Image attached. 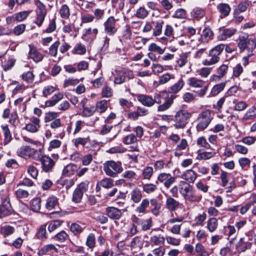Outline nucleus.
I'll return each instance as SVG.
<instances>
[{"mask_svg":"<svg viewBox=\"0 0 256 256\" xmlns=\"http://www.w3.org/2000/svg\"><path fill=\"white\" fill-rule=\"evenodd\" d=\"M58 252V248L52 244H48L42 246L38 252V254L39 256H44L48 252Z\"/></svg>","mask_w":256,"mask_h":256,"instance_id":"obj_26","label":"nucleus"},{"mask_svg":"<svg viewBox=\"0 0 256 256\" xmlns=\"http://www.w3.org/2000/svg\"><path fill=\"white\" fill-rule=\"evenodd\" d=\"M40 127V120L36 117H32L30 122L26 124L24 129L30 132L34 133L39 130Z\"/></svg>","mask_w":256,"mask_h":256,"instance_id":"obj_13","label":"nucleus"},{"mask_svg":"<svg viewBox=\"0 0 256 256\" xmlns=\"http://www.w3.org/2000/svg\"><path fill=\"white\" fill-rule=\"evenodd\" d=\"M14 194L18 198H26L30 193L28 190L20 188L15 191Z\"/></svg>","mask_w":256,"mask_h":256,"instance_id":"obj_52","label":"nucleus"},{"mask_svg":"<svg viewBox=\"0 0 256 256\" xmlns=\"http://www.w3.org/2000/svg\"><path fill=\"white\" fill-rule=\"evenodd\" d=\"M131 219L132 222H134L138 225L141 226L142 230L144 231L150 230L152 226V221L151 218L144 220L138 218L135 215H133L132 216Z\"/></svg>","mask_w":256,"mask_h":256,"instance_id":"obj_12","label":"nucleus"},{"mask_svg":"<svg viewBox=\"0 0 256 256\" xmlns=\"http://www.w3.org/2000/svg\"><path fill=\"white\" fill-rule=\"evenodd\" d=\"M196 144L200 147L205 149H209L210 148V144L207 142L206 138L204 136L198 138L196 140Z\"/></svg>","mask_w":256,"mask_h":256,"instance_id":"obj_55","label":"nucleus"},{"mask_svg":"<svg viewBox=\"0 0 256 256\" xmlns=\"http://www.w3.org/2000/svg\"><path fill=\"white\" fill-rule=\"evenodd\" d=\"M94 108L96 112L100 113L104 112L108 108V102L106 100H100L96 104Z\"/></svg>","mask_w":256,"mask_h":256,"instance_id":"obj_42","label":"nucleus"},{"mask_svg":"<svg viewBox=\"0 0 256 256\" xmlns=\"http://www.w3.org/2000/svg\"><path fill=\"white\" fill-rule=\"evenodd\" d=\"M179 191L184 200L190 202H198L202 199V196L197 194L194 187L188 183H182L180 185Z\"/></svg>","mask_w":256,"mask_h":256,"instance_id":"obj_1","label":"nucleus"},{"mask_svg":"<svg viewBox=\"0 0 256 256\" xmlns=\"http://www.w3.org/2000/svg\"><path fill=\"white\" fill-rule=\"evenodd\" d=\"M225 48V44H220L209 51L208 56L210 57V60H205L202 61V64L204 66H210L218 63L220 60V56L224 50Z\"/></svg>","mask_w":256,"mask_h":256,"instance_id":"obj_4","label":"nucleus"},{"mask_svg":"<svg viewBox=\"0 0 256 256\" xmlns=\"http://www.w3.org/2000/svg\"><path fill=\"white\" fill-rule=\"evenodd\" d=\"M117 72V75L114 77V82L115 84H121L126 82V78L122 71Z\"/></svg>","mask_w":256,"mask_h":256,"instance_id":"obj_59","label":"nucleus"},{"mask_svg":"<svg viewBox=\"0 0 256 256\" xmlns=\"http://www.w3.org/2000/svg\"><path fill=\"white\" fill-rule=\"evenodd\" d=\"M78 168L76 165L73 164H70L66 166L63 169V175L66 176H72L78 172Z\"/></svg>","mask_w":256,"mask_h":256,"instance_id":"obj_24","label":"nucleus"},{"mask_svg":"<svg viewBox=\"0 0 256 256\" xmlns=\"http://www.w3.org/2000/svg\"><path fill=\"white\" fill-rule=\"evenodd\" d=\"M181 178L188 183H194L196 179L197 174L193 170L190 169L185 171L182 174Z\"/></svg>","mask_w":256,"mask_h":256,"instance_id":"obj_20","label":"nucleus"},{"mask_svg":"<svg viewBox=\"0 0 256 256\" xmlns=\"http://www.w3.org/2000/svg\"><path fill=\"white\" fill-rule=\"evenodd\" d=\"M32 12V10H24L16 13L15 19L18 22H22L27 18Z\"/></svg>","mask_w":256,"mask_h":256,"instance_id":"obj_39","label":"nucleus"},{"mask_svg":"<svg viewBox=\"0 0 256 256\" xmlns=\"http://www.w3.org/2000/svg\"><path fill=\"white\" fill-rule=\"evenodd\" d=\"M36 236L41 240L46 239V225H42L40 226L36 234Z\"/></svg>","mask_w":256,"mask_h":256,"instance_id":"obj_56","label":"nucleus"},{"mask_svg":"<svg viewBox=\"0 0 256 256\" xmlns=\"http://www.w3.org/2000/svg\"><path fill=\"white\" fill-rule=\"evenodd\" d=\"M252 243L250 242H245L244 238H240L236 246V250L238 252H241L246 251L248 249L250 248Z\"/></svg>","mask_w":256,"mask_h":256,"instance_id":"obj_23","label":"nucleus"},{"mask_svg":"<svg viewBox=\"0 0 256 256\" xmlns=\"http://www.w3.org/2000/svg\"><path fill=\"white\" fill-rule=\"evenodd\" d=\"M190 57V52H184L179 55L176 60L177 65L180 68L184 66L188 62Z\"/></svg>","mask_w":256,"mask_h":256,"instance_id":"obj_30","label":"nucleus"},{"mask_svg":"<svg viewBox=\"0 0 256 256\" xmlns=\"http://www.w3.org/2000/svg\"><path fill=\"white\" fill-rule=\"evenodd\" d=\"M184 82L182 78H180L177 82L173 86L169 87L168 92L170 94H176L180 91L183 88Z\"/></svg>","mask_w":256,"mask_h":256,"instance_id":"obj_29","label":"nucleus"},{"mask_svg":"<svg viewBox=\"0 0 256 256\" xmlns=\"http://www.w3.org/2000/svg\"><path fill=\"white\" fill-rule=\"evenodd\" d=\"M174 98V96H170V97L168 98L164 103L158 106V112H162L168 110L173 104Z\"/></svg>","mask_w":256,"mask_h":256,"instance_id":"obj_32","label":"nucleus"},{"mask_svg":"<svg viewBox=\"0 0 256 256\" xmlns=\"http://www.w3.org/2000/svg\"><path fill=\"white\" fill-rule=\"evenodd\" d=\"M41 200L38 198L32 199L30 202L31 209L35 212H38L40 209Z\"/></svg>","mask_w":256,"mask_h":256,"instance_id":"obj_44","label":"nucleus"},{"mask_svg":"<svg viewBox=\"0 0 256 256\" xmlns=\"http://www.w3.org/2000/svg\"><path fill=\"white\" fill-rule=\"evenodd\" d=\"M157 190L156 184L152 183L144 184L142 186V190L148 194L154 192Z\"/></svg>","mask_w":256,"mask_h":256,"instance_id":"obj_50","label":"nucleus"},{"mask_svg":"<svg viewBox=\"0 0 256 256\" xmlns=\"http://www.w3.org/2000/svg\"><path fill=\"white\" fill-rule=\"evenodd\" d=\"M35 4L38 8L36 12L37 14L46 15L47 11L45 5L42 3L40 0L35 1Z\"/></svg>","mask_w":256,"mask_h":256,"instance_id":"obj_48","label":"nucleus"},{"mask_svg":"<svg viewBox=\"0 0 256 256\" xmlns=\"http://www.w3.org/2000/svg\"><path fill=\"white\" fill-rule=\"evenodd\" d=\"M16 60L12 56L6 58L4 61L2 62V66L4 71H8L10 70L15 64Z\"/></svg>","mask_w":256,"mask_h":256,"instance_id":"obj_27","label":"nucleus"},{"mask_svg":"<svg viewBox=\"0 0 256 256\" xmlns=\"http://www.w3.org/2000/svg\"><path fill=\"white\" fill-rule=\"evenodd\" d=\"M22 78L24 81L28 83H32L34 80V76L32 72L28 71L24 72Z\"/></svg>","mask_w":256,"mask_h":256,"instance_id":"obj_53","label":"nucleus"},{"mask_svg":"<svg viewBox=\"0 0 256 256\" xmlns=\"http://www.w3.org/2000/svg\"><path fill=\"white\" fill-rule=\"evenodd\" d=\"M14 232V228L9 225H6L2 226L0 230V232L4 236L12 234Z\"/></svg>","mask_w":256,"mask_h":256,"instance_id":"obj_45","label":"nucleus"},{"mask_svg":"<svg viewBox=\"0 0 256 256\" xmlns=\"http://www.w3.org/2000/svg\"><path fill=\"white\" fill-rule=\"evenodd\" d=\"M135 15L138 18L144 19L148 16V12L145 8L142 6L136 10Z\"/></svg>","mask_w":256,"mask_h":256,"instance_id":"obj_49","label":"nucleus"},{"mask_svg":"<svg viewBox=\"0 0 256 256\" xmlns=\"http://www.w3.org/2000/svg\"><path fill=\"white\" fill-rule=\"evenodd\" d=\"M236 32V29L233 28H225L219 34L218 38L220 40H224L233 36Z\"/></svg>","mask_w":256,"mask_h":256,"instance_id":"obj_28","label":"nucleus"},{"mask_svg":"<svg viewBox=\"0 0 256 256\" xmlns=\"http://www.w3.org/2000/svg\"><path fill=\"white\" fill-rule=\"evenodd\" d=\"M107 124L108 123H106V124L102 126L100 134L102 135H105L110 133V136L106 138V141L110 142L116 136L118 132L114 130L112 126Z\"/></svg>","mask_w":256,"mask_h":256,"instance_id":"obj_14","label":"nucleus"},{"mask_svg":"<svg viewBox=\"0 0 256 256\" xmlns=\"http://www.w3.org/2000/svg\"><path fill=\"white\" fill-rule=\"evenodd\" d=\"M62 222L60 220H56L50 223L48 226V230L50 232H52L56 229H57L58 227H60Z\"/></svg>","mask_w":256,"mask_h":256,"instance_id":"obj_63","label":"nucleus"},{"mask_svg":"<svg viewBox=\"0 0 256 256\" xmlns=\"http://www.w3.org/2000/svg\"><path fill=\"white\" fill-rule=\"evenodd\" d=\"M213 32L210 28H206L202 30V34L199 38L198 43L197 45L198 46L202 44H207L210 40L213 38Z\"/></svg>","mask_w":256,"mask_h":256,"instance_id":"obj_16","label":"nucleus"},{"mask_svg":"<svg viewBox=\"0 0 256 256\" xmlns=\"http://www.w3.org/2000/svg\"><path fill=\"white\" fill-rule=\"evenodd\" d=\"M176 178L170 173L161 172L158 176L156 183L161 184L166 188H169L175 182Z\"/></svg>","mask_w":256,"mask_h":256,"instance_id":"obj_10","label":"nucleus"},{"mask_svg":"<svg viewBox=\"0 0 256 256\" xmlns=\"http://www.w3.org/2000/svg\"><path fill=\"white\" fill-rule=\"evenodd\" d=\"M4 134V144L6 145L8 144L12 140V136L7 126H2Z\"/></svg>","mask_w":256,"mask_h":256,"instance_id":"obj_41","label":"nucleus"},{"mask_svg":"<svg viewBox=\"0 0 256 256\" xmlns=\"http://www.w3.org/2000/svg\"><path fill=\"white\" fill-rule=\"evenodd\" d=\"M238 46L240 52L254 55L253 52L256 48V38L250 37L248 36H240Z\"/></svg>","mask_w":256,"mask_h":256,"instance_id":"obj_2","label":"nucleus"},{"mask_svg":"<svg viewBox=\"0 0 256 256\" xmlns=\"http://www.w3.org/2000/svg\"><path fill=\"white\" fill-rule=\"evenodd\" d=\"M40 160L42 164V169L45 172L50 171L55 164V162L52 158L46 156H42L40 158Z\"/></svg>","mask_w":256,"mask_h":256,"instance_id":"obj_15","label":"nucleus"},{"mask_svg":"<svg viewBox=\"0 0 256 256\" xmlns=\"http://www.w3.org/2000/svg\"><path fill=\"white\" fill-rule=\"evenodd\" d=\"M53 238L54 240L59 242H64L68 238V236L65 231L62 230L57 234Z\"/></svg>","mask_w":256,"mask_h":256,"instance_id":"obj_46","label":"nucleus"},{"mask_svg":"<svg viewBox=\"0 0 256 256\" xmlns=\"http://www.w3.org/2000/svg\"><path fill=\"white\" fill-rule=\"evenodd\" d=\"M212 119L211 112L209 110H204L200 114L197 118L198 124L196 126L197 130L202 131L207 128Z\"/></svg>","mask_w":256,"mask_h":256,"instance_id":"obj_7","label":"nucleus"},{"mask_svg":"<svg viewBox=\"0 0 256 256\" xmlns=\"http://www.w3.org/2000/svg\"><path fill=\"white\" fill-rule=\"evenodd\" d=\"M217 8L219 12L224 16H228L230 11V8L227 4H220L217 6Z\"/></svg>","mask_w":256,"mask_h":256,"instance_id":"obj_40","label":"nucleus"},{"mask_svg":"<svg viewBox=\"0 0 256 256\" xmlns=\"http://www.w3.org/2000/svg\"><path fill=\"white\" fill-rule=\"evenodd\" d=\"M165 238L161 234L153 235L150 238V242L154 245L162 246L164 244Z\"/></svg>","mask_w":256,"mask_h":256,"instance_id":"obj_31","label":"nucleus"},{"mask_svg":"<svg viewBox=\"0 0 256 256\" xmlns=\"http://www.w3.org/2000/svg\"><path fill=\"white\" fill-rule=\"evenodd\" d=\"M96 244V238L94 234H90L87 236L86 245L90 248H93Z\"/></svg>","mask_w":256,"mask_h":256,"instance_id":"obj_57","label":"nucleus"},{"mask_svg":"<svg viewBox=\"0 0 256 256\" xmlns=\"http://www.w3.org/2000/svg\"><path fill=\"white\" fill-rule=\"evenodd\" d=\"M191 15L194 18H202L204 15V11L201 8H195L192 11Z\"/></svg>","mask_w":256,"mask_h":256,"instance_id":"obj_54","label":"nucleus"},{"mask_svg":"<svg viewBox=\"0 0 256 256\" xmlns=\"http://www.w3.org/2000/svg\"><path fill=\"white\" fill-rule=\"evenodd\" d=\"M104 170L107 176L114 178L122 172L123 168L120 162L109 160L104 164Z\"/></svg>","mask_w":256,"mask_h":256,"instance_id":"obj_5","label":"nucleus"},{"mask_svg":"<svg viewBox=\"0 0 256 256\" xmlns=\"http://www.w3.org/2000/svg\"><path fill=\"white\" fill-rule=\"evenodd\" d=\"M58 114L56 112H48L45 114L44 120L45 122H52L57 118Z\"/></svg>","mask_w":256,"mask_h":256,"instance_id":"obj_62","label":"nucleus"},{"mask_svg":"<svg viewBox=\"0 0 256 256\" xmlns=\"http://www.w3.org/2000/svg\"><path fill=\"white\" fill-rule=\"evenodd\" d=\"M226 86L225 82H221L215 85L211 90V93L212 96H215L218 94L224 89Z\"/></svg>","mask_w":256,"mask_h":256,"instance_id":"obj_51","label":"nucleus"},{"mask_svg":"<svg viewBox=\"0 0 256 256\" xmlns=\"http://www.w3.org/2000/svg\"><path fill=\"white\" fill-rule=\"evenodd\" d=\"M250 4V2L249 0H244L238 5L236 10L240 12H244L249 6Z\"/></svg>","mask_w":256,"mask_h":256,"instance_id":"obj_58","label":"nucleus"},{"mask_svg":"<svg viewBox=\"0 0 256 256\" xmlns=\"http://www.w3.org/2000/svg\"><path fill=\"white\" fill-rule=\"evenodd\" d=\"M137 99L144 106L147 107L153 106V98L150 96L142 94H138Z\"/></svg>","mask_w":256,"mask_h":256,"instance_id":"obj_18","label":"nucleus"},{"mask_svg":"<svg viewBox=\"0 0 256 256\" xmlns=\"http://www.w3.org/2000/svg\"><path fill=\"white\" fill-rule=\"evenodd\" d=\"M94 18L97 20H102L104 18V10L99 8L94 10L93 11Z\"/></svg>","mask_w":256,"mask_h":256,"instance_id":"obj_61","label":"nucleus"},{"mask_svg":"<svg viewBox=\"0 0 256 256\" xmlns=\"http://www.w3.org/2000/svg\"><path fill=\"white\" fill-rule=\"evenodd\" d=\"M118 19H116L114 16L108 17L104 23V30L106 34L110 36L114 35L118 32L116 22Z\"/></svg>","mask_w":256,"mask_h":256,"instance_id":"obj_9","label":"nucleus"},{"mask_svg":"<svg viewBox=\"0 0 256 256\" xmlns=\"http://www.w3.org/2000/svg\"><path fill=\"white\" fill-rule=\"evenodd\" d=\"M108 216L111 219L119 220L122 216L121 210L114 207H109L106 210Z\"/></svg>","mask_w":256,"mask_h":256,"instance_id":"obj_19","label":"nucleus"},{"mask_svg":"<svg viewBox=\"0 0 256 256\" xmlns=\"http://www.w3.org/2000/svg\"><path fill=\"white\" fill-rule=\"evenodd\" d=\"M154 173L153 168L151 166L146 167L142 172L144 178L146 180H150Z\"/></svg>","mask_w":256,"mask_h":256,"instance_id":"obj_64","label":"nucleus"},{"mask_svg":"<svg viewBox=\"0 0 256 256\" xmlns=\"http://www.w3.org/2000/svg\"><path fill=\"white\" fill-rule=\"evenodd\" d=\"M130 200L135 204L140 202L142 198V192L138 188H134L130 193Z\"/></svg>","mask_w":256,"mask_h":256,"instance_id":"obj_21","label":"nucleus"},{"mask_svg":"<svg viewBox=\"0 0 256 256\" xmlns=\"http://www.w3.org/2000/svg\"><path fill=\"white\" fill-rule=\"evenodd\" d=\"M154 24V28H153V36H158L161 34L162 32V28L164 24L163 20H158L153 22Z\"/></svg>","mask_w":256,"mask_h":256,"instance_id":"obj_34","label":"nucleus"},{"mask_svg":"<svg viewBox=\"0 0 256 256\" xmlns=\"http://www.w3.org/2000/svg\"><path fill=\"white\" fill-rule=\"evenodd\" d=\"M255 118H256V108L252 106L244 114L243 120H252Z\"/></svg>","mask_w":256,"mask_h":256,"instance_id":"obj_43","label":"nucleus"},{"mask_svg":"<svg viewBox=\"0 0 256 256\" xmlns=\"http://www.w3.org/2000/svg\"><path fill=\"white\" fill-rule=\"evenodd\" d=\"M218 220L216 218H210L206 222V228L210 232H214L218 229Z\"/></svg>","mask_w":256,"mask_h":256,"instance_id":"obj_22","label":"nucleus"},{"mask_svg":"<svg viewBox=\"0 0 256 256\" xmlns=\"http://www.w3.org/2000/svg\"><path fill=\"white\" fill-rule=\"evenodd\" d=\"M98 32V30L97 28L92 29V28H86L84 30L83 36L88 37L90 40H93L96 38Z\"/></svg>","mask_w":256,"mask_h":256,"instance_id":"obj_33","label":"nucleus"},{"mask_svg":"<svg viewBox=\"0 0 256 256\" xmlns=\"http://www.w3.org/2000/svg\"><path fill=\"white\" fill-rule=\"evenodd\" d=\"M58 13L62 19L68 20L70 16L69 7L66 4L62 5L59 10Z\"/></svg>","mask_w":256,"mask_h":256,"instance_id":"obj_38","label":"nucleus"},{"mask_svg":"<svg viewBox=\"0 0 256 256\" xmlns=\"http://www.w3.org/2000/svg\"><path fill=\"white\" fill-rule=\"evenodd\" d=\"M137 140L136 136L132 134L127 135L122 139V142L126 145L134 144Z\"/></svg>","mask_w":256,"mask_h":256,"instance_id":"obj_47","label":"nucleus"},{"mask_svg":"<svg viewBox=\"0 0 256 256\" xmlns=\"http://www.w3.org/2000/svg\"><path fill=\"white\" fill-rule=\"evenodd\" d=\"M38 151L29 146H21L17 151L18 155L24 158H36V154Z\"/></svg>","mask_w":256,"mask_h":256,"instance_id":"obj_11","label":"nucleus"},{"mask_svg":"<svg viewBox=\"0 0 256 256\" xmlns=\"http://www.w3.org/2000/svg\"><path fill=\"white\" fill-rule=\"evenodd\" d=\"M1 197L2 204H0V218L8 216L12 214L10 200L6 192H3Z\"/></svg>","mask_w":256,"mask_h":256,"instance_id":"obj_8","label":"nucleus"},{"mask_svg":"<svg viewBox=\"0 0 256 256\" xmlns=\"http://www.w3.org/2000/svg\"><path fill=\"white\" fill-rule=\"evenodd\" d=\"M94 18L92 14H85L81 16V26L82 24L90 23L94 21Z\"/></svg>","mask_w":256,"mask_h":256,"instance_id":"obj_60","label":"nucleus"},{"mask_svg":"<svg viewBox=\"0 0 256 256\" xmlns=\"http://www.w3.org/2000/svg\"><path fill=\"white\" fill-rule=\"evenodd\" d=\"M192 113L186 110H180L174 116V126L176 129H183L188 122Z\"/></svg>","mask_w":256,"mask_h":256,"instance_id":"obj_3","label":"nucleus"},{"mask_svg":"<svg viewBox=\"0 0 256 256\" xmlns=\"http://www.w3.org/2000/svg\"><path fill=\"white\" fill-rule=\"evenodd\" d=\"M180 205L178 202L172 198H168L166 200V206L167 208L170 211L175 210Z\"/></svg>","mask_w":256,"mask_h":256,"instance_id":"obj_35","label":"nucleus"},{"mask_svg":"<svg viewBox=\"0 0 256 256\" xmlns=\"http://www.w3.org/2000/svg\"><path fill=\"white\" fill-rule=\"evenodd\" d=\"M150 204V202L148 199H143L140 205L136 208L135 210L138 213L144 214L146 209L149 206Z\"/></svg>","mask_w":256,"mask_h":256,"instance_id":"obj_36","label":"nucleus"},{"mask_svg":"<svg viewBox=\"0 0 256 256\" xmlns=\"http://www.w3.org/2000/svg\"><path fill=\"white\" fill-rule=\"evenodd\" d=\"M28 46L30 48L28 57L33 60L36 62L42 61L43 58L42 54L38 51L34 46L30 44Z\"/></svg>","mask_w":256,"mask_h":256,"instance_id":"obj_17","label":"nucleus"},{"mask_svg":"<svg viewBox=\"0 0 256 256\" xmlns=\"http://www.w3.org/2000/svg\"><path fill=\"white\" fill-rule=\"evenodd\" d=\"M99 186H102L105 188H110L114 186V180L110 178H105L98 182L96 186V189Z\"/></svg>","mask_w":256,"mask_h":256,"instance_id":"obj_37","label":"nucleus"},{"mask_svg":"<svg viewBox=\"0 0 256 256\" xmlns=\"http://www.w3.org/2000/svg\"><path fill=\"white\" fill-rule=\"evenodd\" d=\"M58 204V199L57 198L54 196H51L46 198L45 206L48 210H51Z\"/></svg>","mask_w":256,"mask_h":256,"instance_id":"obj_25","label":"nucleus"},{"mask_svg":"<svg viewBox=\"0 0 256 256\" xmlns=\"http://www.w3.org/2000/svg\"><path fill=\"white\" fill-rule=\"evenodd\" d=\"M187 84L189 86L194 88H201L198 92V95L200 97L204 96L208 89V85L206 84L204 80L196 77L189 78L187 80Z\"/></svg>","mask_w":256,"mask_h":256,"instance_id":"obj_6","label":"nucleus"}]
</instances>
